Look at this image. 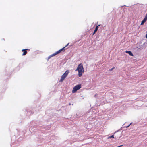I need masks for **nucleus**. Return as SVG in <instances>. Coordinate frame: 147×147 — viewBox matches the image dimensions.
Returning <instances> with one entry per match:
<instances>
[{"mask_svg":"<svg viewBox=\"0 0 147 147\" xmlns=\"http://www.w3.org/2000/svg\"><path fill=\"white\" fill-rule=\"evenodd\" d=\"M64 49V47H63L62 49H61L59 50L58 51L55 53H54L52 54V55H51L49 57L48 59H49L52 57L55 56L56 55L59 54V53H60L61 52V51H62Z\"/></svg>","mask_w":147,"mask_h":147,"instance_id":"nucleus-4","label":"nucleus"},{"mask_svg":"<svg viewBox=\"0 0 147 147\" xmlns=\"http://www.w3.org/2000/svg\"><path fill=\"white\" fill-rule=\"evenodd\" d=\"M123 146V145H120V146H119V147H121V146Z\"/></svg>","mask_w":147,"mask_h":147,"instance_id":"nucleus-15","label":"nucleus"},{"mask_svg":"<svg viewBox=\"0 0 147 147\" xmlns=\"http://www.w3.org/2000/svg\"><path fill=\"white\" fill-rule=\"evenodd\" d=\"M69 43H68V44H67V45H66V46H65V47H64V48H65V47H66L67 46H68V45H69Z\"/></svg>","mask_w":147,"mask_h":147,"instance_id":"nucleus-13","label":"nucleus"},{"mask_svg":"<svg viewBox=\"0 0 147 147\" xmlns=\"http://www.w3.org/2000/svg\"><path fill=\"white\" fill-rule=\"evenodd\" d=\"M81 88V84H78L75 86L73 88L72 92L74 93L76 92V91Z\"/></svg>","mask_w":147,"mask_h":147,"instance_id":"nucleus-3","label":"nucleus"},{"mask_svg":"<svg viewBox=\"0 0 147 147\" xmlns=\"http://www.w3.org/2000/svg\"><path fill=\"white\" fill-rule=\"evenodd\" d=\"M125 53H128L129 54V55L131 56H133V54L132 52L130 51H125Z\"/></svg>","mask_w":147,"mask_h":147,"instance_id":"nucleus-6","label":"nucleus"},{"mask_svg":"<svg viewBox=\"0 0 147 147\" xmlns=\"http://www.w3.org/2000/svg\"><path fill=\"white\" fill-rule=\"evenodd\" d=\"M147 20V18L145 17L144 19L142 21V22L141 24V25H143L144 24V23Z\"/></svg>","mask_w":147,"mask_h":147,"instance_id":"nucleus-5","label":"nucleus"},{"mask_svg":"<svg viewBox=\"0 0 147 147\" xmlns=\"http://www.w3.org/2000/svg\"><path fill=\"white\" fill-rule=\"evenodd\" d=\"M26 49H23L22 50V51L23 52V53L22 54L23 55H25L26 54L27 52L26 51Z\"/></svg>","mask_w":147,"mask_h":147,"instance_id":"nucleus-8","label":"nucleus"},{"mask_svg":"<svg viewBox=\"0 0 147 147\" xmlns=\"http://www.w3.org/2000/svg\"><path fill=\"white\" fill-rule=\"evenodd\" d=\"M114 67L112 68L111 69H110V71H112V70H113V69H114Z\"/></svg>","mask_w":147,"mask_h":147,"instance_id":"nucleus-10","label":"nucleus"},{"mask_svg":"<svg viewBox=\"0 0 147 147\" xmlns=\"http://www.w3.org/2000/svg\"><path fill=\"white\" fill-rule=\"evenodd\" d=\"M75 71H78V76L80 77H81L84 71V69L83 67V65L81 63L79 64Z\"/></svg>","mask_w":147,"mask_h":147,"instance_id":"nucleus-1","label":"nucleus"},{"mask_svg":"<svg viewBox=\"0 0 147 147\" xmlns=\"http://www.w3.org/2000/svg\"><path fill=\"white\" fill-rule=\"evenodd\" d=\"M145 18H147V13L146 14V16H145Z\"/></svg>","mask_w":147,"mask_h":147,"instance_id":"nucleus-14","label":"nucleus"},{"mask_svg":"<svg viewBox=\"0 0 147 147\" xmlns=\"http://www.w3.org/2000/svg\"><path fill=\"white\" fill-rule=\"evenodd\" d=\"M100 26V25H98V26H96V28H95V29L94 31V32L93 33V34H94L95 33V32L97 31L98 28V27Z\"/></svg>","mask_w":147,"mask_h":147,"instance_id":"nucleus-7","label":"nucleus"},{"mask_svg":"<svg viewBox=\"0 0 147 147\" xmlns=\"http://www.w3.org/2000/svg\"><path fill=\"white\" fill-rule=\"evenodd\" d=\"M114 138V136L113 135H112L111 136H109V137H108V138L109 139V138Z\"/></svg>","mask_w":147,"mask_h":147,"instance_id":"nucleus-9","label":"nucleus"},{"mask_svg":"<svg viewBox=\"0 0 147 147\" xmlns=\"http://www.w3.org/2000/svg\"><path fill=\"white\" fill-rule=\"evenodd\" d=\"M132 123H131L130 125H129L128 126H127L126 127V128H127V127H128Z\"/></svg>","mask_w":147,"mask_h":147,"instance_id":"nucleus-11","label":"nucleus"},{"mask_svg":"<svg viewBox=\"0 0 147 147\" xmlns=\"http://www.w3.org/2000/svg\"><path fill=\"white\" fill-rule=\"evenodd\" d=\"M146 37L147 39V31L146 32Z\"/></svg>","mask_w":147,"mask_h":147,"instance_id":"nucleus-12","label":"nucleus"},{"mask_svg":"<svg viewBox=\"0 0 147 147\" xmlns=\"http://www.w3.org/2000/svg\"><path fill=\"white\" fill-rule=\"evenodd\" d=\"M69 73V71L68 70L66 71L61 76V78L59 80V82H62L67 76Z\"/></svg>","mask_w":147,"mask_h":147,"instance_id":"nucleus-2","label":"nucleus"}]
</instances>
